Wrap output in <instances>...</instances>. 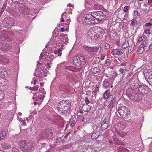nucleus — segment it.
<instances>
[{"mask_svg":"<svg viewBox=\"0 0 152 152\" xmlns=\"http://www.w3.org/2000/svg\"><path fill=\"white\" fill-rule=\"evenodd\" d=\"M18 145L23 151L31 152L34 148V143L31 141H19Z\"/></svg>","mask_w":152,"mask_h":152,"instance_id":"nucleus-1","label":"nucleus"},{"mask_svg":"<svg viewBox=\"0 0 152 152\" xmlns=\"http://www.w3.org/2000/svg\"><path fill=\"white\" fill-rule=\"evenodd\" d=\"M71 107V102L69 100H62L60 102L58 105V110L64 113L69 111Z\"/></svg>","mask_w":152,"mask_h":152,"instance_id":"nucleus-2","label":"nucleus"},{"mask_svg":"<svg viewBox=\"0 0 152 152\" xmlns=\"http://www.w3.org/2000/svg\"><path fill=\"white\" fill-rule=\"evenodd\" d=\"M118 111L122 118L126 119L129 117L130 115V111L129 109L124 106L119 107L118 109Z\"/></svg>","mask_w":152,"mask_h":152,"instance_id":"nucleus-3","label":"nucleus"},{"mask_svg":"<svg viewBox=\"0 0 152 152\" xmlns=\"http://www.w3.org/2000/svg\"><path fill=\"white\" fill-rule=\"evenodd\" d=\"M87 60L85 57L80 55L75 56L73 58V63L77 66L85 64Z\"/></svg>","mask_w":152,"mask_h":152,"instance_id":"nucleus-4","label":"nucleus"},{"mask_svg":"<svg viewBox=\"0 0 152 152\" xmlns=\"http://www.w3.org/2000/svg\"><path fill=\"white\" fill-rule=\"evenodd\" d=\"M92 14L95 18L96 24L99 23L106 17L105 15L101 11L93 12Z\"/></svg>","mask_w":152,"mask_h":152,"instance_id":"nucleus-5","label":"nucleus"},{"mask_svg":"<svg viewBox=\"0 0 152 152\" xmlns=\"http://www.w3.org/2000/svg\"><path fill=\"white\" fill-rule=\"evenodd\" d=\"M87 14L85 15L83 17V20L86 24L92 26L96 24L94 18L92 14Z\"/></svg>","mask_w":152,"mask_h":152,"instance_id":"nucleus-6","label":"nucleus"},{"mask_svg":"<svg viewBox=\"0 0 152 152\" xmlns=\"http://www.w3.org/2000/svg\"><path fill=\"white\" fill-rule=\"evenodd\" d=\"M134 92L132 90V88H129L126 90V93L130 99L134 101H139L140 98H139L137 94L134 93H133Z\"/></svg>","mask_w":152,"mask_h":152,"instance_id":"nucleus-7","label":"nucleus"},{"mask_svg":"<svg viewBox=\"0 0 152 152\" xmlns=\"http://www.w3.org/2000/svg\"><path fill=\"white\" fill-rule=\"evenodd\" d=\"M51 134V131L49 129L44 130L39 135L38 139L40 140H45L48 138Z\"/></svg>","mask_w":152,"mask_h":152,"instance_id":"nucleus-8","label":"nucleus"},{"mask_svg":"<svg viewBox=\"0 0 152 152\" xmlns=\"http://www.w3.org/2000/svg\"><path fill=\"white\" fill-rule=\"evenodd\" d=\"M116 44L117 45L121 46L124 49L127 48L129 46L128 42L124 37L122 38L117 41Z\"/></svg>","mask_w":152,"mask_h":152,"instance_id":"nucleus-9","label":"nucleus"},{"mask_svg":"<svg viewBox=\"0 0 152 152\" xmlns=\"http://www.w3.org/2000/svg\"><path fill=\"white\" fill-rule=\"evenodd\" d=\"M88 36L92 39L96 40L97 38L94 27L91 28L88 32Z\"/></svg>","mask_w":152,"mask_h":152,"instance_id":"nucleus-10","label":"nucleus"},{"mask_svg":"<svg viewBox=\"0 0 152 152\" xmlns=\"http://www.w3.org/2000/svg\"><path fill=\"white\" fill-rule=\"evenodd\" d=\"M148 90V87L143 85L139 86L138 88L139 92L142 95L147 94L149 93Z\"/></svg>","mask_w":152,"mask_h":152,"instance_id":"nucleus-11","label":"nucleus"},{"mask_svg":"<svg viewBox=\"0 0 152 152\" xmlns=\"http://www.w3.org/2000/svg\"><path fill=\"white\" fill-rule=\"evenodd\" d=\"M148 45V42L147 41L145 40L143 41L138 48L137 53L139 54H142L145 50L144 48L146 47Z\"/></svg>","mask_w":152,"mask_h":152,"instance_id":"nucleus-12","label":"nucleus"},{"mask_svg":"<svg viewBox=\"0 0 152 152\" xmlns=\"http://www.w3.org/2000/svg\"><path fill=\"white\" fill-rule=\"evenodd\" d=\"M97 38L102 36L104 34V32L103 29L102 27L96 26L94 27Z\"/></svg>","mask_w":152,"mask_h":152,"instance_id":"nucleus-13","label":"nucleus"},{"mask_svg":"<svg viewBox=\"0 0 152 152\" xmlns=\"http://www.w3.org/2000/svg\"><path fill=\"white\" fill-rule=\"evenodd\" d=\"M83 48L86 51H88V53H94L96 52L98 48L95 47H90L85 46H83Z\"/></svg>","mask_w":152,"mask_h":152,"instance_id":"nucleus-14","label":"nucleus"},{"mask_svg":"<svg viewBox=\"0 0 152 152\" xmlns=\"http://www.w3.org/2000/svg\"><path fill=\"white\" fill-rule=\"evenodd\" d=\"M10 62V61L8 58L3 56L0 55V64L5 65Z\"/></svg>","mask_w":152,"mask_h":152,"instance_id":"nucleus-15","label":"nucleus"},{"mask_svg":"<svg viewBox=\"0 0 152 152\" xmlns=\"http://www.w3.org/2000/svg\"><path fill=\"white\" fill-rule=\"evenodd\" d=\"M109 125V122L107 120L104 119L101 124V128L102 130L107 129Z\"/></svg>","mask_w":152,"mask_h":152,"instance_id":"nucleus-16","label":"nucleus"},{"mask_svg":"<svg viewBox=\"0 0 152 152\" xmlns=\"http://www.w3.org/2000/svg\"><path fill=\"white\" fill-rule=\"evenodd\" d=\"M46 72H44L43 70H37V72L35 73V75L37 77H40L42 76H46Z\"/></svg>","mask_w":152,"mask_h":152,"instance_id":"nucleus-17","label":"nucleus"},{"mask_svg":"<svg viewBox=\"0 0 152 152\" xmlns=\"http://www.w3.org/2000/svg\"><path fill=\"white\" fill-rule=\"evenodd\" d=\"M111 53L113 55H121L123 54V52L121 50L116 49L113 50Z\"/></svg>","mask_w":152,"mask_h":152,"instance_id":"nucleus-18","label":"nucleus"},{"mask_svg":"<svg viewBox=\"0 0 152 152\" xmlns=\"http://www.w3.org/2000/svg\"><path fill=\"white\" fill-rule=\"evenodd\" d=\"M30 10L26 7H23L21 9V13L23 15H28L29 14Z\"/></svg>","mask_w":152,"mask_h":152,"instance_id":"nucleus-19","label":"nucleus"},{"mask_svg":"<svg viewBox=\"0 0 152 152\" xmlns=\"http://www.w3.org/2000/svg\"><path fill=\"white\" fill-rule=\"evenodd\" d=\"M146 75L148 77L149 84L152 86V71H150L147 72Z\"/></svg>","mask_w":152,"mask_h":152,"instance_id":"nucleus-20","label":"nucleus"},{"mask_svg":"<svg viewBox=\"0 0 152 152\" xmlns=\"http://www.w3.org/2000/svg\"><path fill=\"white\" fill-rule=\"evenodd\" d=\"M2 146L3 149H8L11 148V146L10 145V144L6 142L2 143Z\"/></svg>","mask_w":152,"mask_h":152,"instance_id":"nucleus-21","label":"nucleus"},{"mask_svg":"<svg viewBox=\"0 0 152 152\" xmlns=\"http://www.w3.org/2000/svg\"><path fill=\"white\" fill-rule=\"evenodd\" d=\"M7 134L6 131L4 130H2L0 132V140L4 139L6 136Z\"/></svg>","mask_w":152,"mask_h":152,"instance_id":"nucleus-22","label":"nucleus"},{"mask_svg":"<svg viewBox=\"0 0 152 152\" xmlns=\"http://www.w3.org/2000/svg\"><path fill=\"white\" fill-rule=\"evenodd\" d=\"M107 99L110 102H115L116 101L115 98V96H114L112 95H111L109 96L108 97Z\"/></svg>","mask_w":152,"mask_h":152,"instance_id":"nucleus-23","label":"nucleus"},{"mask_svg":"<svg viewBox=\"0 0 152 152\" xmlns=\"http://www.w3.org/2000/svg\"><path fill=\"white\" fill-rule=\"evenodd\" d=\"M92 72L94 74L98 73L99 72V67H94L91 69Z\"/></svg>","mask_w":152,"mask_h":152,"instance_id":"nucleus-24","label":"nucleus"},{"mask_svg":"<svg viewBox=\"0 0 152 152\" xmlns=\"http://www.w3.org/2000/svg\"><path fill=\"white\" fill-rule=\"evenodd\" d=\"M103 86L105 88H108L110 87V83L106 79H104L103 83Z\"/></svg>","mask_w":152,"mask_h":152,"instance_id":"nucleus-25","label":"nucleus"},{"mask_svg":"<svg viewBox=\"0 0 152 152\" xmlns=\"http://www.w3.org/2000/svg\"><path fill=\"white\" fill-rule=\"evenodd\" d=\"M118 152H129V150L125 148L120 147L118 149Z\"/></svg>","mask_w":152,"mask_h":152,"instance_id":"nucleus-26","label":"nucleus"},{"mask_svg":"<svg viewBox=\"0 0 152 152\" xmlns=\"http://www.w3.org/2000/svg\"><path fill=\"white\" fill-rule=\"evenodd\" d=\"M83 111H84L88 112L90 110V107L88 105L84 104L83 107Z\"/></svg>","mask_w":152,"mask_h":152,"instance_id":"nucleus-27","label":"nucleus"},{"mask_svg":"<svg viewBox=\"0 0 152 152\" xmlns=\"http://www.w3.org/2000/svg\"><path fill=\"white\" fill-rule=\"evenodd\" d=\"M1 76L2 77H6L8 75V72L6 70L4 71H2L1 72Z\"/></svg>","mask_w":152,"mask_h":152,"instance_id":"nucleus-28","label":"nucleus"},{"mask_svg":"<svg viewBox=\"0 0 152 152\" xmlns=\"http://www.w3.org/2000/svg\"><path fill=\"white\" fill-rule=\"evenodd\" d=\"M109 91L107 90L104 93L103 96L104 99H106L108 97L110 93Z\"/></svg>","mask_w":152,"mask_h":152,"instance_id":"nucleus-29","label":"nucleus"},{"mask_svg":"<svg viewBox=\"0 0 152 152\" xmlns=\"http://www.w3.org/2000/svg\"><path fill=\"white\" fill-rule=\"evenodd\" d=\"M105 54H102L101 53H99L98 54V58L101 59V60H103L104 59Z\"/></svg>","mask_w":152,"mask_h":152,"instance_id":"nucleus-30","label":"nucleus"},{"mask_svg":"<svg viewBox=\"0 0 152 152\" xmlns=\"http://www.w3.org/2000/svg\"><path fill=\"white\" fill-rule=\"evenodd\" d=\"M151 31L150 28H147L145 29L144 32V34H145L147 36H149V35L151 33Z\"/></svg>","mask_w":152,"mask_h":152,"instance_id":"nucleus-31","label":"nucleus"},{"mask_svg":"<svg viewBox=\"0 0 152 152\" xmlns=\"http://www.w3.org/2000/svg\"><path fill=\"white\" fill-rule=\"evenodd\" d=\"M5 96L3 91L0 90V101L2 100Z\"/></svg>","mask_w":152,"mask_h":152,"instance_id":"nucleus-32","label":"nucleus"},{"mask_svg":"<svg viewBox=\"0 0 152 152\" xmlns=\"http://www.w3.org/2000/svg\"><path fill=\"white\" fill-rule=\"evenodd\" d=\"M137 21L134 19H132L131 20L130 25L134 26L136 24H137Z\"/></svg>","mask_w":152,"mask_h":152,"instance_id":"nucleus-33","label":"nucleus"},{"mask_svg":"<svg viewBox=\"0 0 152 152\" xmlns=\"http://www.w3.org/2000/svg\"><path fill=\"white\" fill-rule=\"evenodd\" d=\"M99 136V135H97L96 133H93L91 136V138L93 139L96 140Z\"/></svg>","mask_w":152,"mask_h":152,"instance_id":"nucleus-34","label":"nucleus"},{"mask_svg":"<svg viewBox=\"0 0 152 152\" xmlns=\"http://www.w3.org/2000/svg\"><path fill=\"white\" fill-rule=\"evenodd\" d=\"M25 0H12L13 2L14 3H19L20 4L22 3Z\"/></svg>","mask_w":152,"mask_h":152,"instance_id":"nucleus-35","label":"nucleus"},{"mask_svg":"<svg viewBox=\"0 0 152 152\" xmlns=\"http://www.w3.org/2000/svg\"><path fill=\"white\" fill-rule=\"evenodd\" d=\"M38 90L40 93L42 94L45 93V90L43 88V87L41 86H40L39 89H38Z\"/></svg>","mask_w":152,"mask_h":152,"instance_id":"nucleus-36","label":"nucleus"},{"mask_svg":"<svg viewBox=\"0 0 152 152\" xmlns=\"http://www.w3.org/2000/svg\"><path fill=\"white\" fill-rule=\"evenodd\" d=\"M66 18L65 16L64 15V14L63 13L61 15V17L60 19L61 22H64L65 20L66 19Z\"/></svg>","mask_w":152,"mask_h":152,"instance_id":"nucleus-37","label":"nucleus"},{"mask_svg":"<svg viewBox=\"0 0 152 152\" xmlns=\"http://www.w3.org/2000/svg\"><path fill=\"white\" fill-rule=\"evenodd\" d=\"M116 32L114 31H111L110 33V36L111 37V38H112L111 37H113V38L116 36Z\"/></svg>","mask_w":152,"mask_h":152,"instance_id":"nucleus-38","label":"nucleus"},{"mask_svg":"<svg viewBox=\"0 0 152 152\" xmlns=\"http://www.w3.org/2000/svg\"><path fill=\"white\" fill-rule=\"evenodd\" d=\"M143 37H139V39L137 40V43H140L141 41H143Z\"/></svg>","mask_w":152,"mask_h":152,"instance_id":"nucleus-39","label":"nucleus"},{"mask_svg":"<svg viewBox=\"0 0 152 152\" xmlns=\"http://www.w3.org/2000/svg\"><path fill=\"white\" fill-rule=\"evenodd\" d=\"M109 105V107L110 108H112L113 106H114V104L115 102H110Z\"/></svg>","mask_w":152,"mask_h":152,"instance_id":"nucleus-40","label":"nucleus"},{"mask_svg":"<svg viewBox=\"0 0 152 152\" xmlns=\"http://www.w3.org/2000/svg\"><path fill=\"white\" fill-rule=\"evenodd\" d=\"M85 101L86 103V104L88 105V104L90 103V101L89 100L88 98V97H86L85 98Z\"/></svg>","mask_w":152,"mask_h":152,"instance_id":"nucleus-41","label":"nucleus"},{"mask_svg":"<svg viewBox=\"0 0 152 152\" xmlns=\"http://www.w3.org/2000/svg\"><path fill=\"white\" fill-rule=\"evenodd\" d=\"M110 47V45L108 43H106L104 45L105 49H108Z\"/></svg>","mask_w":152,"mask_h":152,"instance_id":"nucleus-42","label":"nucleus"},{"mask_svg":"<svg viewBox=\"0 0 152 152\" xmlns=\"http://www.w3.org/2000/svg\"><path fill=\"white\" fill-rule=\"evenodd\" d=\"M129 9V7L128 6H125L123 10L124 12H127Z\"/></svg>","mask_w":152,"mask_h":152,"instance_id":"nucleus-43","label":"nucleus"},{"mask_svg":"<svg viewBox=\"0 0 152 152\" xmlns=\"http://www.w3.org/2000/svg\"><path fill=\"white\" fill-rule=\"evenodd\" d=\"M60 86L61 89H65L67 88V86L65 85V84H61L60 85Z\"/></svg>","mask_w":152,"mask_h":152,"instance_id":"nucleus-44","label":"nucleus"},{"mask_svg":"<svg viewBox=\"0 0 152 152\" xmlns=\"http://www.w3.org/2000/svg\"><path fill=\"white\" fill-rule=\"evenodd\" d=\"M139 86H140L139 85V83L138 82L135 83L134 84V86H135V88H138L139 87Z\"/></svg>","mask_w":152,"mask_h":152,"instance_id":"nucleus-45","label":"nucleus"},{"mask_svg":"<svg viewBox=\"0 0 152 152\" xmlns=\"http://www.w3.org/2000/svg\"><path fill=\"white\" fill-rule=\"evenodd\" d=\"M12 152H19V151L18 149L16 148H12Z\"/></svg>","mask_w":152,"mask_h":152,"instance_id":"nucleus-46","label":"nucleus"},{"mask_svg":"<svg viewBox=\"0 0 152 152\" xmlns=\"http://www.w3.org/2000/svg\"><path fill=\"white\" fill-rule=\"evenodd\" d=\"M61 51V49H58L57 50L55 51L54 53L55 54H57L59 53V52H60Z\"/></svg>","mask_w":152,"mask_h":152,"instance_id":"nucleus-47","label":"nucleus"},{"mask_svg":"<svg viewBox=\"0 0 152 152\" xmlns=\"http://www.w3.org/2000/svg\"><path fill=\"white\" fill-rule=\"evenodd\" d=\"M70 19H67L65 21V22H67V23H66V25H69L70 23Z\"/></svg>","mask_w":152,"mask_h":152,"instance_id":"nucleus-48","label":"nucleus"},{"mask_svg":"<svg viewBox=\"0 0 152 152\" xmlns=\"http://www.w3.org/2000/svg\"><path fill=\"white\" fill-rule=\"evenodd\" d=\"M145 25L147 27L151 26H152V24L150 23H148L146 24Z\"/></svg>","mask_w":152,"mask_h":152,"instance_id":"nucleus-49","label":"nucleus"},{"mask_svg":"<svg viewBox=\"0 0 152 152\" xmlns=\"http://www.w3.org/2000/svg\"><path fill=\"white\" fill-rule=\"evenodd\" d=\"M119 72L121 73H123L124 72V69L122 68H121L119 69Z\"/></svg>","mask_w":152,"mask_h":152,"instance_id":"nucleus-50","label":"nucleus"},{"mask_svg":"<svg viewBox=\"0 0 152 152\" xmlns=\"http://www.w3.org/2000/svg\"><path fill=\"white\" fill-rule=\"evenodd\" d=\"M34 90L35 91H37L38 90V88H39L37 86H34Z\"/></svg>","mask_w":152,"mask_h":152,"instance_id":"nucleus-51","label":"nucleus"},{"mask_svg":"<svg viewBox=\"0 0 152 152\" xmlns=\"http://www.w3.org/2000/svg\"><path fill=\"white\" fill-rule=\"evenodd\" d=\"M36 80H34L33 81H31V83L32 84H33L34 85L36 84Z\"/></svg>","mask_w":152,"mask_h":152,"instance_id":"nucleus-52","label":"nucleus"},{"mask_svg":"<svg viewBox=\"0 0 152 152\" xmlns=\"http://www.w3.org/2000/svg\"><path fill=\"white\" fill-rule=\"evenodd\" d=\"M149 49L151 51H152V43L151 44L149 47Z\"/></svg>","mask_w":152,"mask_h":152,"instance_id":"nucleus-53","label":"nucleus"},{"mask_svg":"<svg viewBox=\"0 0 152 152\" xmlns=\"http://www.w3.org/2000/svg\"><path fill=\"white\" fill-rule=\"evenodd\" d=\"M118 134L121 136V137H124L125 135H126V133H124L123 134H121L120 133H118Z\"/></svg>","mask_w":152,"mask_h":152,"instance_id":"nucleus-54","label":"nucleus"},{"mask_svg":"<svg viewBox=\"0 0 152 152\" xmlns=\"http://www.w3.org/2000/svg\"><path fill=\"white\" fill-rule=\"evenodd\" d=\"M134 14L135 15H138V12L137 10H134Z\"/></svg>","mask_w":152,"mask_h":152,"instance_id":"nucleus-55","label":"nucleus"},{"mask_svg":"<svg viewBox=\"0 0 152 152\" xmlns=\"http://www.w3.org/2000/svg\"><path fill=\"white\" fill-rule=\"evenodd\" d=\"M4 9V8L3 7L2 8L1 10L0 14H1L2 13Z\"/></svg>","mask_w":152,"mask_h":152,"instance_id":"nucleus-56","label":"nucleus"},{"mask_svg":"<svg viewBox=\"0 0 152 152\" xmlns=\"http://www.w3.org/2000/svg\"><path fill=\"white\" fill-rule=\"evenodd\" d=\"M98 90H99V88L97 87L95 88V90H94V92H95L96 93L98 91Z\"/></svg>","mask_w":152,"mask_h":152,"instance_id":"nucleus-57","label":"nucleus"},{"mask_svg":"<svg viewBox=\"0 0 152 152\" xmlns=\"http://www.w3.org/2000/svg\"><path fill=\"white\" fill-rule=\"evenodd\" d=\"M74 125H75V124L73 123H72L70 124V126L71 127H72L74 126Z\"/></svg>","mask_w":152,"mask_h":152,"instance_id":"nucleus-58","label":"nucleus"},{"mask_svg":"<svg viewBox=\"0 0 152 152\" xmlns=\"http://www.w3.org/2000/svg\"><path fill=\"white\" fill-rule=\"evenodd\" d=\"M61 32H64V28H61Z\"/></svg>","mask_w":152,"mask_h":152,"instance_id":"nucleus-59","label":"nucleus"},{"mask_svg":"<svg viewBox=\"0 0 152 152\" xmlns=\"http://www.w3.org/2000/svg\"><path fill=\"white\" fill-rule=\"evenodd\" d=\"M45 97V95H43L42 96V97H41L40 98V99L42 100H43V99Z\"/></svg>","mask_w":152,"mask_h":152,"instance_id":"nucleus-60","label":"nucleus"},{"mask_svg":"<svg viewBox=\"0 0 152 152\" xmlns=\"http://www.w3.org/2000/svg\"><path fill=\"white\" fill-rule=\"evenodd\" d=\"M50 64L49 63H47V65H46V66H47L48 67H50Z\"/></svg>","mask_w":152,"mask_h":152,"instance_id":"nucleus-61","label":"nucleus"},{"mask_svg":"<svg viewBox=\"0 0 152 152\" xmlns=\"http://www.w3.org/2000/svg\"><path fill=\"white\" fill-rule=\"evenodd\" d=\"M109 142L110 144H112V143H113V141L111 140H109Z\"/></svg>","mask_w":152,"mask_h":152,"instance_id":"nucleus-62","label":"nucleus"},{"mask_svg":"<svg viewBox=\"0 0 152 152\" xmlns=\"http://www.w3.org/2000/svg\"><path fill=\"white\" fill-rule=\"evenodd\" d=\"M152 2V0H148V3L151 4Z\"/></svg>","mask_w":152,"mask_h":152,"instance_id":"nucleus-63","label":"nucleus"},{"mask_svg":"<svg viewBox=\"0 0 152 152\" xmlns=\"http://www.w3.org/2000/svg\"><path fill=\"white\" fill-rule=\"evenodd\" d=\"M30 90H34V87H30Z\"/></svg>","mask_w":152,"mask_h":152,"instance_id":"nucleus-64","label":"nucleus"}]
</instances>
